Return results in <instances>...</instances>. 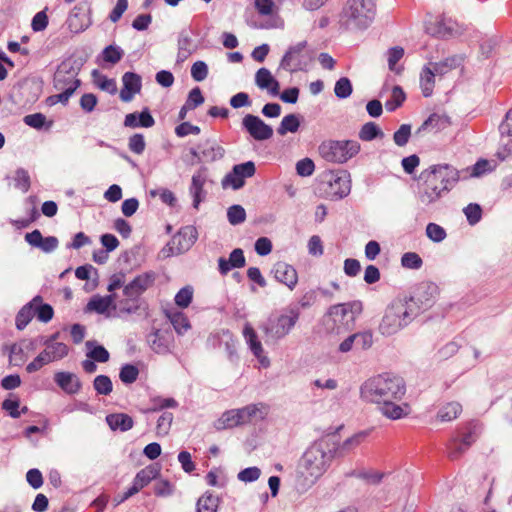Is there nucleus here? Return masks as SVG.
Segmentation results:
<instances>
[{
	"label": "nucleus",
	"mask_w": 512,
	"mask_h": 512,
	"mask_svg": "<svg viewBox=\"0 0 512 512\" xmlns=\"http://www.w3.org/2000/svg\"><path fill=\"white\" fill-rule=\"evenodd\" d=\"M227 218L231 225H239L245 221L246 211L241 205L234 204L228 208Z\"/></svg>",
	"instance_id": "51"
},
{
	"label": "nucleus",
	"mask_w": 512,
	"mask_h": 512,
	"mask_svg": "<svg viewBox=\"0 0 512 512\" xmlns=\"http://www.w3.org/2000/svg\"><path fill=\"white\" fill-rule=\"evenodd\" d=\"M198 149L201 150L202 161L215 162L224 157L225 150L220 146L216 140L207 139L198 144Z\"/></svg>",
	"instance_id": "24"
},
{
	"label": "nucleus",
	"mask_w": 512,
	"mask_h": 512,
	"mask_svg": "<svg viewBox=\"0 0 512 512\" xmlns=\"http://www.w3.org/2000/svg\"><path fill=\"white\" fill-rule=\"evenodd\" d=\"M461 412V404L456 401H451L439 408L437 412V418L442 422H450L456 419L461 414Z\"/></svg>",
	"instance_id": "36"
},
{
	"label": "nucleus",
	"mask_w": 512,
	"mask_h": 512,
	"mask_svg": "<svg viewBox=\"0 0 512 512\" xmlns=\"http://www.w3.org/2000/svg\"><path fill=\"white\" fill-rule=\"evenodd\" d=\"M147 304L140 298L126 297L119 302V312L121 314H146Z\"/></svg>",
	"instance_id": "30"
},
{
	"label": "nucleus",
	"mask_w": 512,
	"mask_h": 512,
	"mask_svg": "<svg viewBox=\"0 0 512 512\" xmlns=\"http://www.w3.org/2000/svg\"><path fill=\"white\" fill-rule=\"evenodd\" d=\"M395 401L396 400H387L378 404L380 412L392 420H397L407 415L405 409H407L408 406L405 404L404 407H402L401 405L396 404Z\"/></svg>",
	"instance_id": "34"
},
{
	"label": "nucleus",
	"mask_w": 512,
	"mask_h": 512,
	"mask_svg": "<svg viewBox=\"0 0 512 512\" xmlns=\"http://www.w3.org/2000/svg\"><path fill=\"white\" fill-rule=\"evenodd\" d=\"M437 73L434 69L425 66L420 74V87L424 97H430L433 93L435 84V75Z\"/></svg>",
	"instance_id": "37"
},
{
	"label": "nucleus",
	"mask_w": 512,
	"mask_h": 512,
	"mask_svg": "<svg viewBox=\"0 0 512 512\" xmlns=\"http://www.w3.org/2000/svg\"><path fill=\"white\" fill-rule=\"evenodd\" d=\"M110 307L116 308L115 295L106 296L94 295L85 306V312H96L105 314Z\"/></svg>",
	"instance_id": "26"
},
{
	"label": "nucleus",
	"mask_w": 512,
	"mask_h": 512,
	"mask_svg": "<svg viewBox=\"0 0 512 512\" xmlns=\"http://www.w3.org/2000/svg\"><path fill=\"white\" fill-rule=\"evenodd\" d=\"M86 61L85 56L73 55L62 61L56 72H59V75L64 74L70 76V78H77Z\"/></svg>",
	"instance_id": "25"
},
{
	"label": "nucleus",
	"mask_w": 512,
	"mask_h": 512,
	"mask_svg": "<svg viewBox=\"0 0 512 512\" xmlns=\"http://www.w3.org/2000/svg\"><path fill=\"white\" fill-rule=\"evenodd\" d=\"M15 187L23 193L28 192L31 186L30 176L24 168H18L15 172Z\"/></svg>",
	"instance_id": "56"
},
{
	"label": "nucleus",
	"mask_w": 512,
	"mask_h": 512,
	"mask_svg": "<svg viewBox=\"0 0 512 512\" xmlns=\"http://www.w3.org/2000/svg\"><path fill=\"white\" fill-rule=\"evenodd\" d=\"M272 272L276 280L286 285L290 290H293L297 285L298 274L292 265L282 261L277 262L274 264Z\"/></svg>",
	"instance_id": "19"
},
{
	"label": "nucleus",
	"mask_w": 512,
	"mask_h": 512,
	"mask_svg": "<svg viewBox=\"0 0 512 512\" xmlns=\"http://www.w3.org/2000/svg\"><path fill=\"white\" fill-rule=\"evenodd\" d=\"M53 82L54 88L61 91V93L51 96L50 100L52 103L61 102L62 104L68 102L69 98L81 84L78 78H70V76L64 74L59 75V72H55Z\"/></svg>",
	"instance_id": "13"
},
{
	"label": "nucleus",
	"mask_w": 512,
	"mask_h": 512,
	"mask_svg": "<svg viewBox=\"0 0 512 512\" xmlns=\"http://www.w3.org/2000/svg\"><path fill=\"white\" fill-rule=\"evenodd\" d=\"M418 199L429 206L448 193L459 181V172L448 164L432 165L418 177Z\"/></svg>",
	"instance_id": "2"
},
{
	"label": "nucleus",
	"mask_w": 512,
	"mask_h": 512,
	"mask_svg": "<svg viewBox=\"0 0 512 512\" xmlns=\"http://www.w3.org/2000/svg\"><path fill=\"white\" fill-rule=\"evenodd\" d=\"M353 92L352 83L349 78L341 77L335 83L334 93L339 99L348 98Z\"/></svg>",
	"instance_id": "47"
},
{
	"label": "nucleus",
	"mask_w": 512,
	"mask_h": 512,
	"mask_svg": "<svg viewBox=\"0 0 512 512\" xmlns=\"http://www.w3.org/2000/svg\"><path fill=\"white\" fill-rule=\"evenodd\" d=\"M52 361L64 358L68 354V347L64 343L47 344L45 349Z\"/></svg>",
	"instance_id": "61"
},
{
	"label": "nucleus",
	"mask_w": 512,
	"mask_h": 512,
	"mask_svg": "<svg viewBox=\"0 0 512 512\" xmlns=\"http://www.w3.org/2000/svg\"><path fill=\"white\" fill-rule=\"evenodd\" d=\"M243 334H244L247 344L249 345L251 352L263 364L264 360H267V359L265 357L263 359H261L262 354H263V348H262L261 342L258 340L255 330L251 326L246 325L244 328Z\"/></svg>",
	"instance_id": "35"
},
{
	"label": "nucleus",
	"mask_w": 512,
	"mask_h": 512,
	"mask_svg": "<svg viewBox=\"0 0 512 512\" xmlns=\"http://www.w3.org/2000/svg\"><path fill=\"white\" fill-rule=\"evenodd\" d=\"M28 356L24 352L22 344H12L9 347V361L14 366H22Z\"/></svg>",
	"instance_id": "48"
},
{
	"label": "nucleus",
	"mask_w": 512,
	"mask_h": 512,
	"mask_svg": "<svg viewBox=\"0 0 512 512\" xmlns=\"http://www.w3.org/2000/svg\"><path fill=\"white\" fill-rule=\"evenodd\" d=\"M406 392L404 380L390 373H383L366 380L360 395L365 401L380 404L387 400H400Z\"/></svg>",
	"instance_id": "3"
},
{
	"label": "nucleus",
	"mask_w": 512,
	"mask_h": 512,
	"mask_svg": "<svg viewBox=\"0 0 512 512\" xmlns=\"http://www.w3.org/2000/svg\"><path fill=\"white\" fill-rule=\"evenodd\" d=\"M361 312V303L360 302H352V303H343V304H336L329 308L328 314L330 316H333L335 318H340V320H343L347 314L351 313L352 315L358 314ZM354 316H351V319H353ZM335 321L337 319H334Z\"/></svg>",
	"instance_id": "33"
},
{
	"label": "nucleus",
	"mask_w": 512,
	"mask_h": 512,
	"mask_svg": "<svg viewBox=\"0 0 512 512\" xmlns=\"http://www.w3.org/2000/svg\"><path fill=\"white\" fill-rule=\"evenodd\" d=\"M37 306L34 305V314L38 320L44 323L49 322L54 315V311L51 305L41 302H36Z\"/></svg>",
	"instance_id": "58"
},
{
	"label": "nucleus",
	"mask_w": 512,
	"mask_h": 512,
	"mask_svg": "<svg viewBox=\"0 0 512 512\" xmlns=\"http://www.w3.org/2000/svg\"><path fill=\"white\" fill-rule=\"evenodd\" d=\"M339 449L335 434H327L312 442L298 464V485L302 490L312 487L329 469Z\"/></svg>",
	"instance_id": "1"
},
{
	"label": "nucleus",
	"mask_w": 512,
	"mask_h": 512,
	"mask_svg": "<svg viewBox=\"0 0 512 512\" xmlns=\"http://www.w3.org/2000/svg\"><path fill=\"white\" fill-rule=\"evenodd\" d=\"M124 55V51L115 45H109L102 51L103 60L110 64L118 63Z\"/></svg>",
	"instance_id": "54"
},
{
	"label": "nucleus",
	"mask_w": 512,
	"mask_h": 512,
	"mask_svg": "<svg viewBox=\"0 0 512 512\" xmlns=\"http://www.w3.org/2000/svg\"><path fill=\"white\" fill-rule=\"evenodd\" d=\"M321 186L327 198L331 200L343 199L351 191L350 173L344 169L325 172Z\"/></svg>",
	"instance_id": "7"
},
{
	"label": "nucleus",
	"mask_w": 512,
	"mask_h": 512,
	"mask_svg": "<svg viewBox=\"0 0 512 512\" xmlns=\"http://www.w3.org/2000/svg\"><path fill=\"white\" fill-rule=\"evenodd\" d=\"M438 295V286L429 281L419 283L410 297H404L407 304L413 309V314L418 317L420 314L430 309Z\"/></svg>",
	"instance_id": "8"
},
{
	"label": "nucleus",
	"mask_w": 512,
	"mask_h": 512,
	"mask_svg": "<svg viewBox=\"0 0 512 512\" xmlns=\"http://www.w3.org/2000/svg\"><path fill=\"white\" fill-rule=\"evenodd\" d=\"M479 431V424L477 422H470L467 424L464 431L459 432L458 435L452 436L446 445L448 457L452 460L461 457L476 441Z\"/></svg>",
	"instance_id": "9"
},
{
	"label": "nucleus",
	"mask_w": 512,
	"mask_h": 512,
	"mask_svg": "<svg viewBox=\"0 0 512 512\" xmlns=\"http://www.w3.org/2000/svg\"><path fill=\"white\" fill-rule=\"evenodd\" d=\"M423 261L421 257L415 252L404 253L401 257V265L408 269H420Z\"/></svg>",
	"instance_id": "60"
},
{
	"label": "nucleus",
	"mask_w": 512,
	"mask_h": 512,
	"mask_svg": "<svg viewBox=\"0 0 512 512\" xmlns=\"http://www.w3.org/2000/svg\"><path fill=\"white\" fill-rule=\"evenodd\" d=\"M264 405L259 404H249L245 407L235 409V414L238 416V420L241 425H245L251 423L252 420L259 418L264 419L266 412L263 410Z\"/></svg>",
	"instance_id": "27"
},
{
	"label": "nucleus",
	"mask_w": 512,
	"mask_h": 512,
	"mask_svg": "<svg viewBox=\"0 0 512 512\" xmlns=\"http://www.w3.org/2000/svg\"><path fill=\"white\" fill-rule=\"evenodd\" d=\"M139 376V369L133 364H125L120 368L119 378L126 384L134 383Z\"/></svg>",
	"instance_id": "50"
},
{
	"label": "nucleus",
	"mask_w": 512,
	"mask_h": 512,
	"mask_svg": "<svg viewBox=\"0 0 512 512\" xmlns=\"http://www.w3.org/2000/svg\"><path fill=\"white\" fill-rule=\"evenodd\" d=\"M106 422L111 430L126 432L132 429L134 421L131 416L125 413H113L106 416Z\"/></svg>",
	"instance_id": "29"
},
{
	"label": "nucleus",
	"mask_w": 512,
	"mask_h": 512,
	"mask_svg": "<svg viewBox=\"0 0 512 512\" xmlns=\"http://www.w3.org/2000/svg\"><path fill=\"white\" fill-rule=\"evenodd\" d=\"M306 46L307 42L301 41L289 47L281 59L280 67L291 73L302 70L305 65L304 50Z\"/></svg>",
	"instance_id": "14"
},
{
	"label": "nucleus",
	"mask_w": 512,
	"mask_h": 512,
	"mask_svg": "<svg viewBox=\"0 0 512 512\" xmlns=\"http://www.w3.org/2000/svg\"><path fill=\"white\" fill-rule=\"evenodd\" d=\"M426 32L442 39L454 37L460 33L458 25L452 19L445 17H441L435 22L427 24Z\"/></svg>",
	"instance_id": "16"
},
{
	"label": "nucleus",
	"mask_w": 512,
	"mask_h": 512,
	"mask_svg": "<svg viewBox=\"0 0 512 512\" xmlns=\"http://www.w3.org/2000/svg\"><path fill=\"white\" fill-rule=\"evenodd\" d=\"M405 99L406 95L403 89L398 85L393 86L391 91V98L385 102L386 110L390 112L395 111L403 104Z\"/></svg>",
	"instance_id": "43"
},
{
	"label": "nucleus",
	"mask_w": 512,
	"mask_h": 512,
	"mask_svg": "<svg viewBox=\"0 0 512 512\" xmlns=\"http://www.w3.org/2000/svg\"><path fill=\"white\" fill-rule=\"evenodd\" d=\"M208 169L205 166H201L192 176L190 193L193 197V207L198 209L200 202L205 195L203 187L207 181Z\"/></svg>",
	"instance_id": "20"
},
{
	"label": "nucleus",
	"mask_w": 512,
	"mask_h": 512,
	"mask_svg": "<svg viewBox=\"0 0 512 512\" xmlns=\"http://www.w3.org/2000/svg\"><path fill=\"white\" fill-rule=\"evenodd\" d=\"M255 84L261 90H267L272 96H278L280 92V83L273 77L269 69L262 67L255 73Z\"/></svg>",
	"instance_id": "21"
},
{
	"label": "nucleus",
	"mask_w": 512,
	"mask_h": 512,
	"mask_svg": "<svg viewBox=\"0 0 512 512\" xmlns=\"http://www.w3.org/2000/svg\"><path fill=\"white\" fill-rule=\"evenodd\" d=\"M198 237L197 229L194 226H185L173 237V242L177 241V253L189 250L196 242Z\"/></svg>",
	"instance_id": "23"
},
{
	"label": "nucleus",
	"mask_w": 512,
	"mask_h": 512,
	"mask_svg": "<svg viewBox=\"0 0 512 512\" xmlns=\"http://www.w3.org/2000/svg\"><path fill=\"white\" fill-rule=\"evenodd\" d=\"M146 342L153 352L165 355L171 352L174 339L169 329H153L146 336Z\"/></svg>",
	"instance_id": "15"
},
{
	"label": "nucleus",
	"mask_w": 512,
	"mask_h": 512,
	"mask_svg": "<svg viewBox=\"0 0 512 512\" xmlns=\"http://www.w3.org/2000/svg\"><path fill=\"white\" fill-rule=\"evenodd\" d=\"M93 388L99 395H109L113 390L111 379L106 375H98L93 381Z\"/></svg>",
	"instance_id": "49"
},
{
	"label": "nucleus",
	"mask_w": 512,
	"mask_h": 512,
	"mask_svg": "<svg viewBox=\"0 0 512 512\" xmlns=\"http://www.w3.org/2000/svg\"><path fill=\"white\" fill-rule=\"evenodd\" d=\"M235 412V409L225 411L214 423V427L217 430H225L241 426L240 421L238 420V416L235 414Z\"/></svg>",
	"instance_id": "41"
},
{
	"label": "nucleus",
	"mask_w": 512,
	"mask_h": 512,
	"mask_svg": "<svg viewBox=\"0 0 512 512\" xmlns=\"http://www.w3.org/2000/svg\"><path fill=\"white\" fill-rule=\"evenodd\" d=\"M56 384L67 394H76L80 391L82 384L80 379L71 372H57L54 375Z\"/></svg>",
	"instance_id": "22"
},
{
	"label": "nucleus",
	"mask_w": 512,
	"mask_h": 512,
	"mask_svg": "<svg viewBox=\"0 0 512 512\" xmlns=\"http://www.w3.org/2000/svg\"><path fill=\"white\" fill-rule=\"evenodd\" d=\"M374 0H347L339 14V25L345 30H365L375 19Z\"/></svg>",
	"instance_id": "4"
},
{
	"label": "nucleus",
	"mask_w": 512,
	"mask_h": 512,
	"mask_svg": "<svg viewBox=\"0 0 512 512\" xmlns=\"http://www.w3.org/2000/svg\"><path fill=\"white\" fill-rule=\"evenodd\" d=\"M123 87L120 90V99L123 102H130L136 94L141 91V77L134 72H125L122 76Z\"/></svg>",
	"instance_id": "18"
},
{
	"label": "nucleus",
	"mask_w": 512,
	"mask_h": 512,
	"mask_svg": "<svg viewBox=\"0 0 512 512\" xmlns=\"http://www.w3.org/2000/svg\"><path fill=\"white\" fill-rule=\"evenodd\" d=\"M298 318V313L294 311L290 314L271 316L264 325L267 340L278 341L284 338L295 326Z\"/></svg>",
	"instance_id": "10"
},
{
	"label": "nucleus",
	"mask_w": 512,
	"mask_h": 512,
	"mask_svg": "<svg viewBox=\"0 0 512 512\" xmlns=\"http://www.w3.org/2000/svg\"><path fill=\"white\" fill-rule=\"evenodd\" d=\"M86 347L89 349L87 357L96 362L105 363L109 360V352L102 345H94L92 341L86 342Z\"/></svg>",
	"instance_id": "42"
},
{
	"label": "nucleus",
	"mask_w": 512,
	"mask_h": 512,
	"mask_svg": "<svg viewBox=\"0 0 512 512\" xmlns=\"http://www.w3.org/2000/svg\"><path fill=\"white\" fill-rule=\"evenodd\" d=\"M415 318L413 309L409 307L405 298L398 297L385 309L379 330L382 335L391 336L408 326Z\"/></svg>",
	"instance_id": "5"
},
{
	"label": "nucleus",
	"mask_w": 512,
	"mask_h": 512,
	"mask_svg": "<svg viewBox=\"0 0 512 512\" xmlns=\"http://www.w3.org/2000/svg\"><path fill=\"white\" fill-rule=\"evenodd\" d=\"M205 99L199 87H194L188 94L186 99V107L192 110L204 103Z\"/></svg>",
	"instance_id": "63"
},
{
	"label": "nucleus",
	"mask_w": 512,
	"mask_h": 512,
	"mask_svg": "<svg viewBox=\"0 0 512 512\" xmlns=\"http://www.w3.org/2000/svg\"><path fill=\"white\" fill-rule=\"evenodd\" d=\"M411 136V125L410 124H402L397 131L393 134L394 143L399 146H405Z\"/></svg>",
	"instance_id": "59"
},
{
	"label": "nucleus",
	"mask_w": 512,
	"mask_h": 512,
	"mask_svg": "<svg viewBox=\"0 0 512 512\" xmlns=\"http://www.w3.org/2000/svg\"><path fill=\"white\" fill-rule=\"evenodd\" d=\"M193 292V287L190 285L181 288L175 295V304L180 308H187L192 302Z\"/></svg>",
	"instance_id": "52"
},
{
	"label": "nucleus",
	"mask_w": 512,
	"mask_h": 512,
	"mask_svg": "<svg viewBox=\"0 0 512 512\" xmlns=\"http://www.w3.org/2000/svg\"><path fill=\"white\" fill-rule=\"evenodd\" d=\"M219 498L213 493L205 492L196 503V512H217Z\"/></svg>",
	"instance_id": "38"
},
{
	"label": "nucleus",
	"mask_w": 512,
	"mask_h": 512,
	"mask_svg": "<svg viewBox=\"0 0 512 512\" xmlns=\"http://www.w3.org/2000/svg\"><path fill=\"white\" fill-rule=\"evenodd\" d=\"M53 362L48 355V352L45 351V349L32 361L30 362L27 367L26 371L28 373H34L38 370H40L44 365Z\"/></svg>",
	"instance_id": "62"
},
{
	"label": "nucleus",
	"mask_w": 512,
	"mask_h": 512,
	"mask_svg": "<svg viewBox=\"0 0 512 512\" xmlns=\"http://www.w3.org/2000/svg\"><path fill=\"white\" fill-rule=\"evenodd\" d=\"M256 172V166L253 161H247L233 166L229 172L222 179V187L227 188L231 186L234 190H239L245 184V179L252 177Z\"/></svg>",
	"instance_id": "11"
},
{
	"label": "nucleus",
	"mask_w": 512,
	"mask_h": 512,
	"mask_svg": "<svg viewBox=\"0 0 512 512\" xmlns=\"http://www.w3.org/2000/svg\"><path fill=\"white\" fill-rule=\"evenodd\" d=\"M159 474V468L155 465H149L139 472H137L136 476L133 479L132 487L137 488V492H139L142 488L147 486L153 479H155Z\"/></svg>",
	"instance_id": "32"
},
{
	"label": "nucleus",
	"mask_w": 512,
	"mask_h": 512,
	"mask_svg": "<svg viewBox=\"0 0 512 512\" xmlns=\"http://www.w3.org/2000/svg\"><path fill=\"white\" fill-rule=\"evenodd\" d=\"M426 235L435 243L442 242L447 236L445 229L436 223H429L426 226Z\"/></svg>",
	"instance_id": "57"
},
{
	"label": "nucleus",
	"mask_w": 512,
	"mask_h": 512,
	"mask_svg": "<svg viewBox=\"0 0 512 512\" xmlns=\"http://www.w3.org/2000/svg\"><path fill=\"white\" fill-rule=\"evenodd\" d=\"M382 136V130L374 122L365 123L359 131V138L363 141H372L375 138Z\"/></svg>",
	"instance_id": "45"
},
{
	"label": "nucleus",
	"mask_w": 512,
	"mask_h": 512,
	"mask_svg": "<svg viewBox=\"0 0 512 512\" xmlns=\"http://www.w3.org/2000/svg\"><path fill=\"white\" fill-rule=\"evenodd\" d=\"M463 213L470 225L477 224L482 218V208L477 203H470L464 209Z\"/></svg>",
	"instance_id": "55"
},
{
	"label": "nucleus",
	"mask_w": 512,
	"mask_h": 512,
	"mask_svg": "<svg viewBox=\"0 0 512 512\" xmlns=\"http://www.w3.org/2000/svg\"><path fill=\"white\" fill-rule=\"evenodd\" d=\"M128 147L131 152L141 155L146 147L144 136L140 133L132 135L129 138Z\"/></svg>",
	"instance_id": "64"
},
{
	"label": "nucleus",
	"mask_w": 512,
	"mask_h": 512,
	"mask_svg": "<svg viewBox=\"0 0 512 512\" xmlns=\"http://www.w3.org/2000/svg\"><path fill=\"white\" fill-rule=\"evenodd\" d=\"M155 281V273L145 272L136 276L129 284L124 286L123 294L126 297L139 298Z\"/></svg>",
	"instance_id": "17"
},
{
	"label": "nucleus",
	"mask_w": 512,
	"mask_h": 512,
	"mask_svg": "<svg viewBox=\"0 0 512 512\" xmlns=\"http://www.w3.org/2000/svg\"><path fill=\"white\" fill-rule=\"evenodd\" d=\"M451 125L450 117L445 114L433 113L431 114L418 128L417 133L430 130L438 132L446 129Z\"/></svg>",
	"instance_id": "28"
},
{
	"label": "nucleus",
	"mask_w": 512,
	"mask_h": 512,
	"mask_svg": "<svg viewBox=\"0 0 512 512\" xmlns=\"http://www.w3.org/2000/svg\"><path fill=\"white\" fill-rule=\"evenodd\" d=\"M388 67L389 70L395 72L396 74H400L403 70L402 67H397V62L403 57L404 49L400 46L392 47L388 50Z\"/></svg>",
	"instance_id": "46"
},
{
	"label": "nucleus",
	"mask_w": 512,
	"mask_h": 512,
	"mask_svg": "<svg viewBox=\"0 0 512 512\" xmlns=\"http://www.w3.org/2000/svg\"><path fill=\"white\" fill-rule=\"evenodd\" d=\"M36 302H41V297L36 296L31 302L24 305L16 315L15 324L18 330H23L34 317V305Z\"/></svg>",
	"instance_id": "31"
},
{
	"label": "nucleus",
	"mask_w": 512,
	"mask_h": 512,
	"mask_svg": "<svg viewBox=\"0 0 512 512\" xmlns=\"http://www.w3.org/2000/svg\"><path fill=\"white\" fill-rule=\"evenodd\" d=\"M318 150L324 160L343 164L359 153L360 144L355 140H328L322 142Z\"/></svg>",
	"instance_id": "6"
},
{
	"label": "nucleus",
	"mask_w": 512,
	"mask_h": 512,
	"mask_svg": "<svg viewBox=\"0 0 512 512\" xmlns=\"http://www.w3.org/2000/svg\"><path fill=\"white\" fill-rule=\"evenodd\" d=\"M241 124L242 128L256 141H265L273 136V128L256 115L246 114Z\"/></svg>",
	"instance_id": "12"
},
{
	"label": "nucleus",
	"mask_w": 512,
	"mask_h": 512,
	"mask_svg": "<svg viewBox=\"0 0 512 512\" xmlns=\"http://www.w3.org/2000/svg\"><path fill=\"white\" fill-rule=\"evenodd\" d=\"M367 435L368 433L366 431H361L347 438L342 444L339 443V449L336 457H342L346 453L359 446L367 437Z\"/></svg>",
	"instance_id": "40"
},
{
	"label": "nucleus",
	"mask_w": 512,
	"mask_h": 512,
	"mask_svg": "<svg viewBox=\"0 0 512 512\" xmlns=\"http://www.w3.org/2000/svg\"><path fill=\"white\" fill-rule=\"evenodd\" d=\"M170 321L173 328L179 335L184 334L191 327L188 318L182 312L172 314L170 316Z\"/></svg>",
	"instance_id": "53"
},
{
	"label": "nucleus",
	"mask_w": 512,
	"mask_h": 512,
	"mask_svg": "<svg viewBox=\"0 0 512 512\" xmlns=\"http://www.w3.org/2000/svg\"><path fill=\"white\" fill-rule=\"evenodd\" d=\"M300 127V116L297 114H288L284 116L277 128V133L280 136H285L287 133H295Z\"/></svg>",
	"instance_id": "39"
},
{
	"label": "nucleus",
	"mask_w": 512,
	"mask_h": 512,
	"mask_svg": "<svg viewBox=\"0 0 512 512\" xmlns=\"http://www.w3.org/2000/svg\"><path fill=\"white\" fill-rule=\"evenodd\" d=\"M461 64L459 56H450L443 61L433 63V69L438 75H444L452 69L457 68Z\"/></svg>",
	"instance_id": "44"
}]
</instances>
